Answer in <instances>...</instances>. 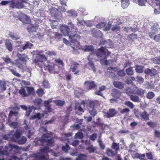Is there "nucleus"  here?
Here are the masks:
<instances>
[{
  "label": "nucleus",
  "instance_id": "obj_1",
  "mask_svg": "<svg viewBox=\"0 0 160 160\" xmlns=\"http://www.w3.org/2000/svg\"><path fill=\"white\" fill-rule=\"evenodd\" d=\"M70 41L72 43H74V46H72V48L74 50L82 49V50H95L92 45L85 46L82 47V48L80 45L79 42L78 41L80 38V36L75 33V32H71L68 36Z\"/></svg>",
  "mask_w": 160,
  "mask_h": 160
},
{
  "label": "nucleus",
  "instance_id": "obj_2",
  "mask_svg": "<svg viewBox=\"0 0 160 160\" xmlns=\"http://www.w3.org/2000/svg\"><path fill=\"white\" fill-rule=\"evenodd\" d=\"M62 6H59L58 9L56 8H52L50 9V12L53 16L56 18L59 19L62 17V15L60 12L58 13V11L60 12H65L67 10V6H65L64 5H62Z\"/></svg>",
  "mask_w": 160,
  "mask_h": 160
},
{
  "label": "nucleus",
  "instance_id": "obj_3",
  "mask_svg": "<svg viewBox=\"0 0 160 160\" xmlns=\"http://www.w3.org/2000/svg\"><path fill=\"white\" fill-rule=\"evenodd\" d=\"M39 141L42 143V146H44V144L47 146H52L54 143L53 140L48 134H43L42 136Z\"/></svg>",
  "mask_w": 160,
  "mask_h": 160
},
{
  "label": "nucleus",
  "instance_id": "obj_4",
  "mask_svg": "<svg viewBox=\"0 0 160 160\" xmlns=\"http://www.w3.org/2000/svg\"><path fill=\"white\" fill-rule=\"evenodd\" d=\"M17 56L18 57V58L15 61V64L22 72H23L24 71V66L23 65L22 63H21L20 61L26 63L28 58L26 57H23L22 55L19 53L17 54Z\"/></svg>",
  "mask_w": 160,
  "mask_h": 160
},
{
  "label": "nucleus",
  "instance_id": "obj_5",
  "mask_svg": "<svg viewBox=\"0 0 160 160\" xmlns=\"http://www.w3.org/2000/svg\"><path fill=\"white\" fill-rule=\"evenodd\" d=\"M47 58L44 55L38 54L33 61L36 65L41 67V64L47 60Z\"/></svg>",
  "mask_w": 160,
  "mask_h": 160
},
{
  "label": "nucleus",
  "instance_id": "obj_6",
  "mask_svg": "<svg viewBox=\"0 0 160 160\" xmlns=\"http://www.w3.org/2000/svg\"><path fill=\"white\" fill-rule=\"evenodd\" d=\"M95 103L93 101H90L87 105V108L89 113L93 117L97 114L95 107Z\"/></svg>",
  "mask_w": 160,
  "mask_h": 160
},
{
  "label": "nucleus",
  "instance_id": "obj_7",
  "mask_svg": "<svg viewBox=\"0 0 160 160\" xmlns=\"http://www.w3.org/2000/svg\"><path fill=\"white\" fill-rule=\"evenodd\" d=\"M146 91L142 88L135 87L132 90V93L137 95L140 98H143L144 97Z\"/></svg>",
  "mask_w": 160,
  "mask_h": 160
},
{
  "label": "nucleus",
  "instance_id": "obj_8",
  "mask_svg": "<svg viewBox=\"0 0 160 160\" xmlns=\"http://www.w3.org/2000/svg\"><path fill=\"white\" fill-rule=\"evenodd\" d=\"M18 18L23 23L25 24H29L30 22V19L27 15L23 13H20L18 16Z\"/></svg>",
  "mask_w": 160,
  "mask_h": 160
},
{
  "label": "nucleus",
  "instance_id": "obj_9",
  "mask_svg": "<svg viewBox=\"0 0 160 160\" xmlns=\"http://www.w3.org/2000/svg\"><path fill=\"white\" fill-rule=\"evenodd\" d=\"M110 54L109 51H97L96 55L98 58L106 59Z\"/></svg>",
  "mask_w": 160,
  "mask_h": 160
},
{
  "label": "nucleus",
  "instance_id": "obj_10",
  "mask_svg": "<svg viewBox=\"0 0 160 160\" xmlns=\"http://www.w3.org/2000/svg\"><path fill=\"white\" fill-rule=\"evenodd\" d=\"M9 5L10 7L13 8H22L24 7L23 4L21 2L18 1H11Z\"/></svg>",
  "mask_w": 160,
  "mask_h": 160
},
{
  "label": "nucleus",
  "instance_id": "obj_11",
  "mask_svg": "<svg viewBox=\"0 0 160 160\" xmlns=\"http://www.w3.org/2000/svg\"><path fill=\"white\" fill-rule=\"evenodd\" d=\"M84 86L89 91L94 88L96 86V84L94 81H87L84 83Z\"/></svg>",
  "mask_w": 160,
  "mask_h": 160
},
{
  "label": "nucleus",
  "instance_id": "obj_12",
  "mask_svg": "<svg viewBox=\"0 0 160 160\" xmlns=\"http://www.w3.org/2000/svg\"><path fill=\"white\" fill-rule=\"evenodd\" d=\"M60 30L65 36H68L71 33L70 31V28L65 25H62L61 26Z\"/></svg>",
  "mask_w": 160,
  "mask_h": 160
},
{
  "label": "nucleus",
  "instance_id": "obj_13",
  "mask_svg": "<svg viewBox=\"0 0 160 160\" xmlns=\"http://www.w3.org/2000/svg\"><path fill=\"white\" fill-rule=\"evenodd\" d=\"M91 34L92 36L97 38H102V34L98 29L96 28L93 29L91 31Z\"/></svg>",
  "mask_w": 160,
  "mask_h": 160
},
{
  "label": "nucleus",
  "instance_id": "obj_14",
  "mask_svg": "<svg viewBox=\"0 0 160 160\" xmlns=\"http://www.w3.org/2000/svg\"><path fill=\"white\" fill-rule=\"evenodd\" d=\"M158 32V26L154 25L152 26L151 28L150 31L148 33L149 37L151 39L153 38V36Z\"/></svg>",
  "mask_w": 160,
  "mask_h": 160
},
{
  "label": "nucleus",
  "instance_id": "obj_15",
  "mask_svg": "<svg viewBox=\"0 0 160 160\" xmlns=\"http://www.w3.org/2000/svg\"><path fill=\"white\" fill-rule=\"evenodd\" d=\"M117 113V111L115 109L111 108L109 109L108 111L106 112L105 114L107 118H109L114 117Z\"/></svg>",
  "mask_w": 160,
  "mask_h": 160
},
{
  "label": "nucleus",
  "instance_id": "obj_16",
  "mask_svg": "<svg viewBox=\"0 0 160 160\" xmlns=\"http://www.w3.org/2000/svg\"><path fill=\"white\" fill-rule=\"evenodd\" d=\"M105 43L107 44V45L101 47L100 48H98L97 50H108V48H110L112 46V41L110 39L106 40Z\"/></svg>",
  "mask_w": 160,
  "mask_h": 160
},
{
  "label": "nucleus",
  "instance_id": "obj_17",
  "mask_svg": "<svg viewBox=\"0 0 160 160\" xmlns=\"http://www.w3.org/2000/svg\"><path fill=\"white\" fill-rule=\"evenodd\" d=\"M144 73L146 74H149L151 76H152L156 75L157 73V71L153 68L150 69L147 68L144 70Z\"/></svg>",
  "mask_w": 160,
  "mask_h": 160
},
{
  "label": "nucleus",
  "instance_id": "obj_18",
  "mask_svg": "<svg viewBox=\"0 0 160 160\" xmlns=\"http://www.w3.org/2000/svg\"><path fill=\"white\" fill-rule=\"evenodd\" d=\"M121 92L116 88H113L112 90L111 95L113 97L118 98L121 96Z\"/></svg>",
  "mask_w": 160,
  "mask_h": 160
},
{
  "label": "nucleus",
  "instance_id": "obj_19",
  "mask_svg": "<svg viewBox=\"0 0 160 160\" xmlns=\"http://www.w3.org/2000/svg\"><path fill=\"white\" fill-rule=\"evenodd\" d=\"M73 66L72 68H71L69 69V72H70L71 70H72V71L73 72H74V74L75 75H77L78 74L79 72V70H76V69L78 68V66L79 64L77 62H74L73 63Z\"/></svg>",
  "mask_w": 160,
  "mask_h": 160
},
{
  "label": "nucleus",
  "instance_id": "obj_20",
  "mask_svg": "<svg viewBox=\"0 0 160 160\" xmlns=\"http://www.w3.org/2000/svg\"><path fill=\"white\" fill-rule=\"evenodd\" d=\"M140 116L141 119L145 121H148L149 120V116L146 111L141 112L140 113Z\"/></svg>",
  "mask_w": 160,
  "mask_h": 160
},
{
  "label": "nucleus",
  "instance_id": "obj_21",
  "mask_svg": "<svg viewBox=\"0 0 160 160\" xmlns=\"http://www.w3.org/2000/svg\"><path fill=\"white\" fill-rule=\"evenodd\" d=\"M37 28L36 24H30L28 26L27 29L29 33H31L35 32Z\"/></svg>",
  "mask_w": 160,
  "mask_h": 160
},
{
  "label": "nucleus",
  "instance_id": "obj_22",
  "mask_svg": "<svg viewBox=\"0 0 160 160\" xmlns=\"http://www.w3.org/2000/svg\"><path fill=\"white\" fill-rule=\"evenodd\" d=\"M113 85L114 87L119 89H122L124 88V83L120 81H114Z\"/></svg>",
  "mask_w": 160,
  "mask_h": 160
},
{
  "label": "nucleus",
  "instance_id": "obj_23",
  "mask_svg": "<svg viewBox=\"0 0 160 160\" xmlns=\"http://www.w3.org/2000/svg\"><path fill=\"white\" fill-rule=\"evenodd\" d=\"M41 153L38 152L33 154V157L38 160H46V157L43 155H40Z\"/></svg>",
  "mask_w": 160,
  "mask_h": 160
},
{
  "label": "nucleus",
  "instance_id": "obj_24",
  "mask_svg": "<svg viewBox=\"0 0 160 160\" xmlns=\"http://www.w3.org/2000/svg\"><path fill=\"white\" fill-rule=\"evenodd\" d=\"M77 24L79 26L81 25H83L85 24L86 25L89 27H90L92 26V24L88 23L87 22L84 21L83 20H80L78 18H77Z\"/></svg>",
  "mask_w": 160,
  "mask_h": 160
},
{
  "label": "nucleus",
  "instance_id": "obj_25",
  "mask_svg": "<svg viewBox=\"0 0 160 160\" xmlns=\"http://www.w3.org/2000/svg\"><path fill=\"white\" fill-rule=\"evenodd\" d=\"M67 27L70 28V31L71 32H77V28L74 26L72 22H70L68 23Z\"/></svg>",
  "mask_w": 160,
  "mask_h": 160
},
{
  "label": "nucleus",
  "instance_id": "obj_26",
  "mask_svg": "<svg viewBox=\"0 0 160 160\" xmlns=\"http://www.w3.org/2000/svg\"><path fill=\"white\" fill-rule=\"evenodd\" d=\"M129 97L130 100L133 102H140L139 96L137 95H130Z\"/></svg>",
  "mask_w": 160,
  "mask_h": 160
},
{
  "label": "nucleus",
  "instance_id": "obj_27",
  "mask_svg": "<svg viewBox=\"0 0 160 160\" xmlns=\"http://www.w3.org/2000/svg\"><path fill=\"white\" fill-rule=\"evenodd\" d=\"M133 2L140 6H144L147 0H133Z\"/></svg>",
  "mask_w": 160,
  "mask_h": 160
},
{
  "label": "nucleus",
  "instance_id": "obj_28",
  "mask_svg": "<svg viewBox=\"0 0 160 160\" xmlns=\"http://www.w3.org/2000/svg\"><path fill=\"white\" fill-rule=\"evenodd\" d=\"M121 6L123 8H127L129 4V0H121Z\"/></svg>",
  "mask_w": 160,
  "mask_h": 160
},
{
  "label": "nucleus",
  "instance_id": "obj_29",
  "mask_svg": "<svg viewBox=\"0 0 160 160\" xmlns=\"http://www.w3.org/2000/svg\"><path fill=\"white\" fill-rule=\"evenodd\" d=\"M68 15L69 16L75 17L77 16L78 13L77 12L74 10H69L67 12Z\"/></svg>",
  "mask_w": 160,
  "mask_h": 160
},
{
  "label": "nucleus",
  "instance_id": "obj_30",
  "mask_svg": "<svg viewBox=\"0 0 160 160\" xmlns=\"http://www.w3.org/2000/svg\"><path fill=\"white\" fill-rule=\"evenodd\" d=\"M53 102L57 106H62L65 103L64 101H62L60 100H54Z\"/></svg>",
  "mask_w": 160,
  "mask_h": 160
},
{
  "label": "nucleus",
  "instance_id": "obj_31",
  "mask_svg": "<svg viewBox=\"0 0 160 160\" xmlns=\"http://www.w3.org/2000/svg\"><path fill=\"white\" fill-rule=\"evenodd\" d=\"M135 67V70L136 72L138 73H142L143 71L144 67L142 66L136 65Z\"/></svg>",
  "mask_w": 160,
  "mask_h": 160
},
{
  "label": "nucleus",
  "instance_id": "obj_32",
  "mask_svg": "<svg viewBox=\"0 0 160 160\" xmlns=\"http://www.w3.org/2000/svg\"><path fill=\"white\" fill-rule=\"evenodd\" d=\"M5 44L6 48L8 50L12 49V45L11 41L9 40H6L5 41Z\"/></svg>",
  "mask_w": 160,
  "mask_h": 160
},
{
  "label": "nucleus",
  "instance_id": "obj_33",
  "mask_svg": "<svg viewBox=\"0 0 160 160\" xmlns=\"http://www.w3.org/2000/svg\"><path fill=\"white\" fill-rule=\"evenodd\" d=\"M22 133V130L17 129L14 133V136L15 139H18L20 137Z\"/></svg>",
  "mask_w": 160,
  "mask_h": 160
},
{
  "label": "nucleus",
  "instance_id": "obj_34",
  "mask_svg": "<svg viewBox=\"0 0 160 160\" xmlns=\"http://www.w3.org/2000/svg\"><path fill=\"white\" fill-rule=\"evenodd\" d=\"M126 72L128 75H132L134 73L132 68L131 67H130L127 68L126 70Z\"/></svg>",
  "mask_w": 160,
  "mask_h": 160
},
{
  "label": "nucleus",
  "instance_id": "obj_35",
  "mask_svg": "<svg viewBox=\"0 0 160 160\" xmlns=\"http://www.w3.org/2000/svg\"><path fill=\"white\" fill-rule=\"evenodd\" d=\"M135 80V78L133 77H128L125 80L126 83L127 84H131L132 81Z\"/></svg>",
  "mask_w": 160,
  "mask_h": 160
},
{
  "label": "nucleus",
  "instance_id": "obj_36",
  "mask_svg": "<svg viewBox=\"0 0 160 160\" xmlns=\"http://www.w3.org/2000/svg\"><path fill=\"white\" fill-rule=\"evenodd\" d=\"M88 60L89 61L88 62V65L92 68L93 71L94 72H96V69L93 62L90 61L88 58Z\"/></svg>",
  "mask_w": 160,
  "mask_h": 160
},
{
  "label": "nucleus",
  "instance_id": "obj_37",
  "mask_svg": "<svg viewBox=\"0 0 160 160\" xmlns=\"http://www.w3.org/2000/svg\"><path fill=\"white\" fill-rule=\"evenodd\" d=\"M6 88V84L2 81L0 82V91L2 92L5 90Z\"/></svg>",
  "mask_w": 160,
  "mask_h": 160
},
{
  "label": "nucleus",
  "instance_id": "obj_38",
  "mask_svg": "<svg viewBox=\"0 0 160 160\" xmlns=\"http://www.w3.org/2000/svg\"><path fill=\"white\" fill-rule=\"evenodd\" d=\"M67 110H66V113L67 115L65 116V118H68L69 117V115L70 114V112L72 110V108L71 105H70L67 107Z\"/></svg>",
  "mask_w": 160,
  "mask_h": 160
},
{
  "label": "nucleus",
  "instance_id": "obj_39",
  "mask_svg": "<svg viewBox=\"0 0 160 160\" xmlns=\"http://www.w3.org/2000/svg\"><path fill=\"white\" fill-rule=\"evenodd\" d=\"M19 93L22 97H25L28 96V95L24 88H22L20 89L19 91Z\"/></svg>",
  "mask_w": 160,
  "mask_h": 160
},
{
  "label": "nucleus",
  "instance_id": "obj_40",
  "mask_svg": "<svg viewBox=\"0 0 160 160\" xmlns=\"http://www.w3.org/2000/svg\"><path fill=\"white\" fill-rule=\"evenodd\" d=\"M155 95L154 93L151 91L149 92H148L146 95V97L149 99H152L155 97Z\"/></svg>",
  "mask_w": 160,
  "mask_h": 160
},
{
  "label": "nucleus",
  "instance_id": "obj_41",
  "mask_svg": "<svg viewBox=\"0 0 160 160\" xmlns=\"http://www.w3.org/2000/svg\"><path fill=\"white\" fill-rule=\"evenodd\" d=\"M27 141V138L25 137H22L21 138L17 141L18 143L19 144H24Z\"/></svg>",
  "mask_w": 160,
  "mask_h": 160
},
{
  "label": "nucleus",
  "instance_id": "obj_42",
  "mask_svg": "<svg viewBox=\"0 0 160 160\" xmlns=\"http://www.w3.org/2000/svg\"><path fill=\"white\" fill-rule=\"evenodd\" d=\"M32 44L28 42H27L25 45L22 47L23 50L27 49H31L32 46Z\"/></svg>",
  "mask_w": 160,
  "mask_h": 160
},
{
  "label": "nucleus",
  "instance_id": "obj_43",
  "mask_svg": "<svg viewBox=\"0 0 160 160\" xmlns=\"http://www.w3.org/2000/svg\"><path fill=\"white\" fill-rule=\"evenodd\" d=\"M146 88L148 89L154 88V85L152 82H147L145 84Z\"/></svg>",
  "mask_w": 160,
  "mask_h": 160
},
{
  "label": "nucleus",
  "instance_id": "obj_44",
  "mask_svg": "<svg viewBox=\"0 0 160 160\" xmlns=\"http://www.w3.org/2000/svg\"><path fill=\"white\" fill-rule=\"evenodd\" d=\"M27 90L28 95L30 94H33L34 92V88L31 87H27Z\"/></svg>",
  "mask_w": 160,
  "mask_h": 160
},
{
  "label": "nucleus",
  "instance_id": "obj_45",
  "mask_svg": "<svg viewBox=\"0 0 160 160\" xmlns=\"http://www.w3.org/2000/svg\"><path fill=\"white\" fill-rule=\"evenodd\" d=\"M119 110L120 113L121 114H123L125 113H128L130 111V110L128 108H125L123 109L119 108Z\"/></svg>",
  "mask_w": 160,
  "mask_h": 160
},
{
  "label": "nucleus",
  "instance_id": "obj_46",
  "mask_svg": "<svg viewBox=\"0 0 160 160\" xmlns=\"http://www.w3.org/2000/svg\"><path fill=\"white\" fill-rule=\"evenodd\" d=\"M86 155L84 154H80L76 158V160H87Z\"/></svg>",
  "mask_w": 160,
  "mask_h": 160
},
{
  "label": "nucleus",
  "instance_id": "obj_47",
  "mask_svg": "<svg viewBox=\"0 0 160 160\" xmlns=\"http://www.w3.org/2000/svg\"><path fill=\"white\" fill-rule=\"evenodd\" d=\"M124 104L129 107L131 109H132L134 108V105L133 103L129 101H126L124 102Z\"/></svg>",
  "mask_w": 160,
  "mask_h": 160
},
{
  "label": "nucleus",
  "instance_id": "obj_48",
  "mask_svg": "<svg viewBox=\"0 0 160 160\" xmlns=\"http://www.w3.org/2000/svg\"><path fill=\"white\" fill-rule=\"evenodd\" d=\"M112 148L116 151H118L119 149V144L116 142H113L112 145Z\"/></svg>",
  "mask_w": 160,
  "mask_h": 160
},
{
  "label": "nucleus",
  "instance_id": "obj_49",
  "mask_svg": "<svg viewBox=\"0 0 160 160\" xmlns=\"http://www.w3.org/2000/svg\"><path fill=\"white\" fill-rule=\"evenodd\" d=\"M49 21L50 22V24L52 28V29L55 28L58 25V22L54 20H50Z\"/></svg>",
  "mask_w": 160,
  "mask_h": 160
},
{
  "label": "nucleus",
  "instance_id": "obj_50",
  "mask_svg": "<svg viewBox=\"0 0 160 160\" xmlns=\"http://www.w3.org/2000/svg\"><path fill=\"white\" fill-rule=\"evenodd\" d=\"M9 70L15 76H16L18 77H21V75L18 73L17 72L16 70H14L12 68H9Z\"/></svg>",
  "mask_w": 160,
  "mask_h": 160
},
{
  "label": "nucleus",
  "instance_id": "obj_51",
  "mask_svg": "<svg viewBox=\"0 0 160 160\" xmlns=\"http://www.w3.org/2000/svg\"><path fill=\"white\" fill-rule=\"evenodd\" d=\"M120 29V26L118 25L115 24L113 26L111 30L113 32H117L119 31Z\"/></svg>",
  "mask_w": 160,
  "mask_h": 160
},
{
  "label": "nucleus",
  "instance_id": "obj_52",
  "mask_svg": "<svg viewBox=\"0 0 160 160\" xmlns=\"http://www.w3.org/2000/svg\"><path fill=\"white\" fill-rule=\"evenodd\" d=\"M10 37L13 40H17L20 38V37L14 35V34L10 32L9 34Z\"/></svg>",
  "mask_w": 160,
  "mask_h": 160
},
{
  "label": "nucleus",
  "instance_id": "obj_53",
  "mask_svg": "<svg viewBox=\"0 0 160 160\" xmlns=\"http://www.w3.org/2000/svg\"><path fill=\"white\" fill-rule=\"evenodd\" d=\"M117 73L118 75L121 77H123L125 75L126 73L124 70H120L117 71Z\"/></svg>",
  "mask_w": 160,
  "mask_h": 160
},
{
  "label": "nucleus",
  "instance_id": "obj_54",
  "mask_svg": "<svg viewBox=\"0 0 160 160\" xmlns=\"http://www.w3.org/2000/svg\"><path fill=\"white\" fill-rule=\"evenodd\" d=\"M36 93L39 97H42L44 94L43 90L42 88H39L36 91Z\"/></svg>",
  "mask_w": 160,
  "mask_h": 160
},
{
  "label": "nucleus",
  "instance_id": "obj_55",
  "mask_svg": "<svg viewBox=\"0 0 160 160\" xmlns=\"http://www.w3.org/2000/svg\"><path fill=\"white\" fill-rule=\"evenodd\" d=\"M87 150L90 153H91L94 152V151L96 150V149L92 145L87 148Z\"/></svg>",
  "mask_w": 160,
  "mask_h": 160
},
{
  "label": "nucleus",
  "instance_id": "obj_56",
  "mask_svg": "<svg viewBox=\"0 0 160 160\" xmlns=\"http://www.w3.org/2000/svg\"><path fill=\"white\" fill-rule=\"evenodd\" d=\"M4 62H5L6 63L8 64L9 63H12V64H14V62H12L11 61V59L8 58V57H3L2 58Z\"/></svg>",
  "mask_w": 160,
  "mask_h": 160
},
{
  "label": "nucleus",
  "instance_id": "obj_57",
  "mask_svg": "<svg viewBox=\"0 0 160 160\" xmlns=\"http://www.w3.org/2000/svg\"><path fill=\"white\" fill-rule=\"evenodd\" d=\"M49 146H45L43 148H41L39 150V151L42 153L47 152L49 149V148H48Z\"/></svg>",
  "mask_w": 160,
  "mask_h": 160
},
{
  "label": "nucleus",
  "instance_id": "obj_58",
  "mask_svg": "<svg viewBox=\"0 0 160 160\" xmlns=\"http://www.w3.org/2000/svg\"><path fill=\"white\" fill-rule=\"evenodd\" d=\"M54 35L55 36V38L59 40L62 38V35L60 33L57 32H54Z\"/></svg>",
  "mask_w": 160,
  "mask_h": 160
},
{
  "label": "nucleus",
  "instance_id": "obj_59",
  "mask_svg": "<svg viewBox=\"0 0 160 160\" xmlns=\"http://www.w3.org/2000/svg\"><path fill=\"white\" fill-rule=\"evenodd\" d=\"M106 23L105 22H101L96 25V27L98 28H101L104 27L106 25Z\"/></svg>",
  "mask_w": 160,
  "mask_h": 160
},
{
  "label": "nucleus",
  "instance_id": "obj_60",
  "mask_svg": "<svg viewBox=\"0 0 160 160\" xmlns=\"http://www.w3.org/2000/svg\"><path fill=\"white\" fill-rule=\"evenodd\" d=\"M75 137L76 138L81 139L83 138V136L82 133L78 132L76 133Z\"/></svg>",
  "mask_w": 160,
  "mask_h": 160
},
{
  "label": "nucleus",
  "instance_id": "obj_61",
  "mask_svg": "<svg viewBox=\"0 0 160 160\" xmlns=\"http://www.w3.org/2000/svg\"><path fill=\"white\" fill-rule=\"evenodd\" d=\"M97 134L96 133H94L90 136L89 138L92 141H94L97 137Z\"/></svg>",
  "mask_w": 160,
  "mask_h": 160
},
{
  "label": "nucleus",
  "instance_id": "obj_62",
  "mask_svg": "<svg viewBox=\"0 0 160 160\" xmlns=\"http://www.w3.org/2000/svg\"><path fill=\"white\" fill-rule=\"evenodd\" d=\"M70 148L69 146L67 144H66L65 146H62V150L63 151L67 152L70 149Z\"/></svg>",
  "mask_w": 160,
  "mask_h": 160
},
{
  "label": "nucleus",
  "instance_id": "obj_63",
  "mask_svg": "<svg viewBox=\"0 0 160 160\" xmlns=\"http://www.w3.org/2000/svg\"><path fill=\"white\" fill-rule=\"evenodd\" d=\"M107 154L109 156H113L114 155V152L109 148L107 149Z\"/></svg>",
  "mask_w": 160,
  "mask_h": 160
},
{
  "label": "nucleus",
  "instance_id": "obj_64",
  "mask_svg": "<svg viewBox=\"0 0 160 160\" xmlns=\"http://www.w3.org/2000/svg\"><path fill=\"white\" fill-rule=\"evenodd\" d=\"M156 42H160V34L153 36V38Z\"/></svg>",
  "mask_w": 160,
  "mask_h": 160
}]
</instances>
